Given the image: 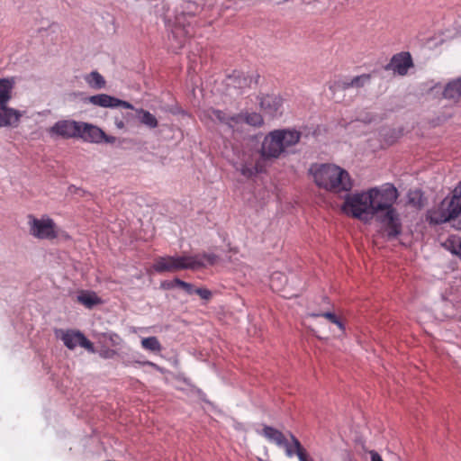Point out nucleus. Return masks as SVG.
Instances as JSON below:
<instances>
[{
    "label": "nucleus",
    "instance_id": "obj_7",
    "mask_svg": "<svg viewBox=\"0 0 461 461\" xmlns=\"http://www.w3.org/2000/svg\"><path fill=\"white\" fill-rule=\"evenodd\" d=\"M258 107L264 115L275 118L283 114L284 99L277 94H260L257 96Z\"/></svg>",
    "mask_w": 461,
    "mask_h": 461
},
{
    "label": "nucleus",
    "instance_id": "obj_16",
    "mask_svg": "<svg viewBox=\"0 0 461 461\" xmlns=\"http://www.w3.org/2000/svg\"><path fill=\"white\" fill-rule=\"evenodd\" d=\"M461 205V182L455 187L453 195L451 197L445 198L438 207L431 211H444L446 208L456 206V208Z\"/></svg>",
    "mask_w": 461,
    "mask_h": 461
},
{
    "label": "nucleus",
    "instance_id": "obj_25",
    "mask_svg": "<svg viewBox=\"0 0 461 461\" xmlns=\"http://www.w3.org/2000/svg\"><path fill=\"white\" fill-rule=\"evenodd\" d=\"M137 113L139 114L140 122L143 123L144 125L152 129L158 126V121L156 117L149 112L145 111L143 109H140L137 110Z\"/></svg>",
    "mask_w": 461,
    "mask_h": 461
},
{
    "label": "nucleus",
    "instance_id": "obj_15",
    "mask_svg": "<svg viewBox=\"0 0 461 461\" xmlns=\"http://www.w3.org/2000/svg\"><path fill=\"white\" fill-rule=\"evenodd\" d=\"M14 85V77L0 78V105L7 104L12 99Z\"/></svg>",
    "mask_w": 461,
    "mask_h": 461
},
{
    "label": "nucleus",
    "instance_id": "obj_9",
    "mask_svg": "<svg viewBox=\"0 0 461 461\" xmlns=\"http://www.w3.org/2000/svg\"><path fill=\"white\" fill-rule=\"evenodd\" d=\"M77 138H81L85 141L92 143H101L103 141L107 143H113L115 140L114 137H108L99 127L79 122V131Z\"/></svg>",
    "mask_w": 461,
    "mask_h": 461
},
{
    "label": "nucleus",
    "instance_id": "obj_17",
    "mask_svg": "<svg viewBox=\"0 0 461 461\" xmlns=\"http://www.w3.org/2000/svg\"><path fill=\"white\" fill-rule=\"evenodd\" d=\"M443 96L449 100H458L461 97V77L448 82L443 91Z\"/></svg>",
    "mask_w": 461,
    "mask_h": 461
},
{
    "label": "nucleus",
    "instance_id": "obj_31",
    "mask_svg": "<svg viewBox=\"0 0 461 461\" xmlns=\"http://www.w3.org/2000/svg\"><path fill=\"white\" fill-rule=\"evenodd\" d=\"M173 283H174L176 285H177V286H179V287L183 288V289H184L187 294H192V293H194L193 286H192V285H191V284H189V283L184 282V281H182V280H180V279H178V278H176V279L173 281Z\"/></svg>",
    "mask_w": 461,
    "mask_h": 461
},
{
    "label": "nucleus",
    "instance_id": "obj_30",
    "mask_svg": "<svg viewBox=\"0 0 461 461\" xmlns=\"http://www.w3.org/2000/svg\"><path fill=\"white\" fill-rule=\"evenodd\" d=\"M292 440V444L288 443L287 440L285 438V444L281 445L280 447H283L285 449V454L288 457H293L294 454H296L295 446Z\"/></svg>",
    "mask_w": 461,
    "mask_h": 461
},
{
    "label": "nucleus",
    "instance_id": "obj_1",
    "mask_svg": "<svg viewBox=\"0 0 461 461\" xmlns=\"http://www.w3.org/2000/svg\"><path fill=\"white\" fill-rule=\"evenodd\" d=\"M398 197L397 188L393 184L385 183L347 194L341 211L364 223L375 220L389 238H395L402 231L400 215L393 206Z\"/></svg>",
    "mask_w": 461,
    "mask_h": 461
},
{
    "label": "nucleus",
    "instance_id": "obj_36",
    "mask_svg": "<svg viewBox=\"0 0 461 461\" xmlns=\"http://www.w3.org/2000/svg\"><path fill=\"white\" fill-rule=\"evenodd\" d=\"M370 456L371 461H383L381 456L374 450L370 451Z\"/></svg>",
    "mask_w": 461,
    "mask_h": 461
},
{
    "label": "nucleus",
    "instance_id": "obj_23",
    "mask_svg": "<svg viewBox=\"0 0 461 461\" xmlns=\"http://www.w3.org/2000/svg\"><path fill=\"white\" fill-rule=\"evenodd\" d=\"M140 344L145 350L150 352L159 353L162 350V346L159 340L154 336L143 338Z\"/></svg>",
    "mask_w": 461,
    "mask_h": 461
},
{
    "label": "nucleus",
    "instance_id": "obj_3",
    "mask_svg": "<svg viewBox=\"0 0 461 461\" xmlns=\"http://www.w3.org/2000/svg\"><path fill=\"white\" fill-rule=\"evenodd\" d=\"M309 174L315 185L326 191L339 194L352 188L348 172L335 164H312L309 168Z\"/></svg>",
    "mask_w": 461,
    "mask_h": 461
},
{
    "label": "nucleus",
    "instance_id": "obj_10",
    "mask_svg": "<svg viewBox=\"0 0 461 461\" xmlns=\"http://www.w3.org/2000/svg\"><path fill=\"white\" fill-rule=\"evenodd\" d=\"M79 131V122L73 120L58 121L49 129L51 136L61 137L64 139L77 138Z\"/></svg>",
    "mask_w": 461,
    "mask_h": 461
},
{
    "label": "nucleus",
    "instance_id": "obj_34",
    "mask_svg": "<svg viewBox=\"0 0 461 461\" xmlns=\"http://www.w3.org/2000/svg\"><path fill=\"white\" fill-rule=\"evenodd\" d=\"M116 355L114 350L109 348H103L100 351V356L104 358H111Z\"/></svg>",
    "mask_w": 461,
    "mask_h": 461
},
{
    "label": "nucleus",
    "instance_id": "obj_38",
    "mask_svg": "<svg viewBox=\"0 0 461 461\" xmlns=\"http://www.w3.org/2000/svg\"><path fill=\"white\" fill-rule=\"evenodd\" d=\"M235 428L238 429H242V424L237 422L236 425H235Z\"/></svg>",
    "mask_w": 461,
    "mask_h": 461
},
{
    "label": "nucleus",
    "instance_id": "obj_14",
    "mask_svg": "<svg viewBox=\"0 0 461 461\" xmlns=\"http://www.w3.org/2000/svg\"><path fill=\"white\" fill-rule=\"evenodd\" d=\"M412 65L411 55L408 52H402L392 58L389 67L394 73L404 76Z\"/></svg>",
    "mask_w": 461,
    "mask_h": 461
},
{
    "label": "nucleus",
    "instance_id": "obj_37",
    "mask_svg": "<svg viewBox=\"0 0 461 461\" xmlns=\"http://www.w3.org/2000/svg\"><path fill=\"white\" fill-rule=\"evenodd\" d=\"M114 123H115V126L120 130H122L125 127V124L122 120L115 119Z\"/></svg>",
    "mask_w": 461,
    "mask_h": 461
},
{
    "label": "nucleus",
    "instance_id": "obj_32",
    "mask_svg": "<svg viewBox=\"0 0 461 461\" xmlns=\"http://www.w3.org/2000/svg\"><path fill=\"white\" fill-rule=\"evenodd\" d=\"M409 202L415 206H420L421 194L419 191H413L409 194Z\"/></svg>",
    "mask_w": 461,
    "mask_h": 461
},
{
    "label": "nucleus",
    "instance_id": "obj_26",
    "mask_svg": "<svg viewBox=\"0 0 461 461\" xmlns=\"http://www.w3.org/2000/svg\"><path fill=\"white\" fill-rule=\"evenodd\" d=\"M99 342L109 343L113 347H119L122 344L123 339L114 332H106L99 336Z\"/></svg>",
    "mask_w": 461,
    "mask_h": 461
},
{
    "label": "nucleus",
    "instance_id": "obj_2",
    "mask_svg": "<svg viewBox=\"0 0 461 461\" xmlns=\"http://www.w3.org/2000/svg\"><path fill=\"white\" fill-rule=\"evenodd\" d=\"M302 138V132L294 128L269 131L263 139L259 154L265 160H276L287 155Z\"/></svg>",
    "mask_w": 461,
    "mask_h": 461
},
{
    "label": "nucleus",
    "instance_id": "obj_8",
    "mask_svg": "<svg viewBox=\"0 0 461 461\" xmlns=\"http://www.w3.org/2000/svg\"><path fill=\"white\" fill-rule=\"evenodd\" d=\"M55 334L69 349H74L77 346H80L91 353L95 352L93 343L79 330H58L55 331Z\"/></svg>",
    "mask_w": 461,
    "mask_h": 461
},
{
    "label": "nucleus",
    "instance_id": "obj_4",
    "mask_svg": "<svg viewBox=\"0 0 461 461\" xmlns=\"http://www.w3.org/2000/svg\"><path fill=\"white\" fill-rule=\"evenodd\" d=\"M213 254L195 256H164L155 259L152 268L158 273L176 272L183 269L195 270L216 263Z\"/></svg>",
    "mask_w": 461,
    "mask_h": 461
},
{
    "label": "nucleus",
    "instance_id": "obj_19",
    "mask_svg": "<svg viewBox=\"0 0 461 461\" xmlns=\"http://www.w3.org/2000/svg\"><path fill=\"white\" fill-rule=\"evenodd\" d=\"M255 83L252 77L243 74H237L229 77L228 86H232L234 88L238 89H244L246 87H251Z\"/></svg>",
    "mask_w": 461,
    "mask_h": 461
},
{
    "label": "nucleus",
    "instance_id": "obj_27",
    "mask_svg": "<svg viewBox=\"0 0 461 461\" xmlns=\"http://www.w3.org/2000/svg\"><path fill=\"white\" fill-rule=\"evenodd\" d=\"M310 316L311 317H320V316L324 317L331 323H334L335 325H337L341 331L344 332V330H345L344 324L340 321V320L334 313H332L330 312H326L320 313V314L312 313V314H310Z\"/></svg>",
    "mask_w": 461,
    "mask_h": 461
},
{
    "label": "nucleus",
    "instance_id": "obj_33",
    "mask_svg": "<svg viewBox=\"0 0 461 461\" xmlns=\"http://www.w3.org/2000/svg\"><path fill=\"white\" fill-rule=\"evenodd\" d=\"M198 295H200L203 299L208 300L212 296V293L207 289L198 288L194 290Z\"/></svg>",
    "mask_w": 461,
    "mask_h": 461
},
{
    "label": "nucleus",
    "instance_id": "obj_21",
    "mask_svg": "<svg viewBox=\"0 0 461 461\" xmlns=\"http://www.w3.org/2000/svg\"><path fill=\"white\" fill-rule=\"evenodd\" d=\"M442 247L456 255L461 258V238L458 236H449L445 241L442 242Z\"/></svg>",
    "mask_w": 461,
    "mask_h": 461
},
{
    "label": "nucleus",
    "instance_id": "obj_18",
    "mask_svg": "<svg viewBox=\"0 0 461 461\" xmlns=\"http://www.w3.org/2000/svg\"><path fill=\"white\" fill-rule=\"evenodd\" d=\"M77 302L86 308H92L95 305L102 303L101 298L91 291H82L77 295Z\"/></svg>",
    "mask_w": 461,
    "mask_h": 461
},
{
    "label": "nucleus",
    "instance_id": "obj_35",
    "mask_svg": "<svg viewBox=\"0 0 461 461\" xmlns=\"http://www.w3.org/2000/svg\"><path fill=\"white\" fill-rule=\"evenodd\" d=\"M139 364L140 365H143V366H151L153 367L154 369L161 372V373H164V368L160 367L159 366H158L157 364L151 362V361H143V362H138Z\"/></svg>",
    "mask_w": 461,
    "mask_h": 461
},
{
    "label": "nucleus",
    "instance_id": "obj_13",
    "mask_svg": "<svg viewBox=\"0 0 461 461\" xmlns=\"http://www.w3.org/2000/svg\"><path fill=\"white\" fill-rule=\"evenodd\" d=\"M456 218H461V205L457 208L451 206L444 209V211H429L428 213L429 221L435 224L447 222Z\"/></svg>",
    "mask_w": 461,
    "mask_h": 461
},
{
    "label": "nucleus",
    "instance_id": "obj_29",
    "mask_svg": "<svg viewBox=\"0 0 461 461\" xmlns=\"http://www.w3.org/2000/svg\"><path fill=\"white\" fill-rule=\"evenodd\" d=\"M369 80V77L366 75H361L355 77L347 84L348 86L351 87H359L364 86L365 83H366Z\"/></svg>",
    "mask_w": 461,
    "mask_h": 461
},
{
    "label": "nucleus",
    "instance_id": "obj_22",
    "mask_svg": "<svg viewBox=\"0 0 461 461\" xmlns=\"http://www.w3.org/2000/svg\"><path fill=\"white\" fill-rule=\"evenodd\" d=\"M87 85L94 89H102L105 86L104 77L97 71H92L85 77Z\"/></svg>",
    "mask_w": 461,
    "mask_h": 461
},
{
    "label": "nucleus",
    "instance_id": "obj_28",
    "mask_svg": "<svg viewBox=\"0 0 461 461\" xmlns=\"http://www.w3.org/2000/svg\"><path fill=\"white\" fill-rule=\"evenodd\" d=\"M293 442L295 446L296 456H298L300 461H312V459H308V455L305 448L301 445L300 441L294 437L292 436Z\"/></svg>",
    "mask_w": 461,
    "mask_h": 461
},
{
    "label": "nucleus",
    "instance_id": "obj_12",
    "mask_svg": "<svg viewBox=\"0 0 461 461\" xmlns=\"http://www.w3.org/2000/svg\"><path fill=\"white\" fill-rule=\"evenodd\" d=\"M88 102L93 105L104 108H114L122 106L125 109H133L131 104L126 101L120 100L106 94L92 95L88 98Z\"/></svg>",
    "mask_w": 461,
    "mask_h": 461
},
{
    "label": "nucleus",
    "instance_id": "obj_24",
    "mask_svg": "<svg viewBox=\"0 0 461 461\" xmlns=\"http://www.w3.org/2000/svg\"><path fill=\"white\" fill-rule=\"evenodd\" d=\"M287 283L285 275L280 272L272 274L270 278V285L274 290L282 291Z\"/></svg>",
    "mask_w": 461,
    "mask_h": 461
},
{
    "label": "nucleus",
    "instance_id": "obj_6",
    "mask_svg": "<svg viewBox=\"0 0 461 461\" xmlns=\"http://www.w3.org/2000/svg\"><path fill=\"white\" fill-rule=\"evenodd\" d=\"M27 225L29 234L36 240H53L59 235V229L55 221L47 214L41 217L29 214Z\"/></svg>",
    "mask_w": 461,
    "mask_h": 461
},
{
    "label": "nucleus",
    "instance_id": "obj_5",
    "mask_svg": "<svg viewBox=\"0 0 461 461\" xmlns=\"http://www.w3.org/2000/svg\"><path fill=\"white\" fill-rule=\"evenodd\" d=\"M199 117L205 123L218 122L225 124L233 131L239 130L243 123L253 127H260L264 124L262 114L256 112L228 116L222 111L208 108L201 112Z\"/></svg>",
    "mask_w": 461,
    "mask_h": 461
},
{
    "label": "nucleus",
    "instance_id": "obj_20",
    "mask_svg": "<svg viewBox=\"0 0 461 461\" xmlns=\"http://www.w3.org/2000/svg\"><path fill=\"white\" fill-rule=\"evenodd\" d=\"M262 435L269 441L274 442L278 447L285 444V436L284 434L270 426H264L262 429Z\"/></svg>",
    "mask_w": 461,
    "mask_h": 461
},
{
    "label": "nucleus",
    "instance_id": "obj_11",
    "mask_svg": "<svg viewBox=\"0 0 461 461\" xmlns=\"http://www.w3.org/2000/svg\"><path fill=\"white\" fill-rule=\"evenodd\" d=\"M23 113L8 106L0 105V128L15 129L19 127Z\"/></svg>",
    "mask_w": 461,
    "mask_h": 461
}]
</instances>
